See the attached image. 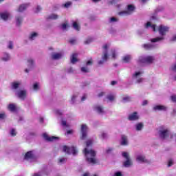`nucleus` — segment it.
<instances>
[{
	"instance_id": "obj_1",
	"label": "nucleus",
	"mask_w": 176,
	"mask_h": 176,
	"mask_svg": "<svg viewBox=\"0 0 176 176\" xmlns=\"http://www.w3.org/2000/svg\"><path fill=\"white\" fill-rule=\"evenodd\" d=\"M87 147L83 150V153L85 156L87 163L89 164H97L98 160H97V153L94 150L90 148L91 146L93 145V140L89 139L86 142Z\"/></svg>"
},
{
	"instance_id": "obj_2",
	"label": "nucleus",
	"mask_w": 176,
	"mask_h": 176,
	"mask_svg": "<svg viewBox=\"0 0 176 176\" xmlns=\"http://www.w3.org/2000/svg\"><path fill=\"white\" fill-rule=\"evenodd\" d=\"M110 45L104 44L103 45V54L102 55V60L98 62V65H102L108 60V57L111 56L112 58H116L118 57V52L116 50L112 49L109 50Z\"/></svg>"
},
{
	"instance_id": "obj_3",
	"label": "nucleus",
	"mask_w": 176,
	"mask_h": 176,
	"mask_svg": "<svg viewBox=\"0 0 176 176\" xmlns=\"http://www.w3.org/2000/svg\"><path fill=\"white\" fill-rule=\"evenodd\" d=\"M158 134L160 138L163 141H170L173 139V133L170 131V129L166 126H160Z\"/></svg>"
},
{
	"instance_id": "obj_4",
	"label": "nucleus",
	"mask_w": 176,
	"mask_h": 176,
	"mask_svg": "<svg viewBox=\"0 0 176 176\" xmlns=\"http://www.w3.org/2000/svg\"><path fill=\"white\" fill-rule=\"evenodd\" d=\"M169 30H170V28H168V26H164L163 25H160L157 28V30L160 32V34L162 35V36L152 38L151 40V42H152L153 43H155L156 42H160V41H163L164 39V35H166V34L168 32Z\"/></svg>"
},
{
	"instance_id": "obj_5",
	"label": "nucleus",
	"mask_w": 176,
	"mask_h": 176,
	"mask_svg": "<svg viewBox=\"0 0 176 176\" xmlns=\"http://www.w3.org/2000/svg\"><path fill=\"white\" fill-rule=\"evenodd\" d=\"M155 61V56L151 55L140 56L137 60L139 65H144L145 64H152Z\"/></svg>"
},
{
	"instance_id": "obj_6",
	"label": "nucleus",
	"mask_w": 176,
	"mask_h": 176,
	"mask_svg": "<svg viewBox=\"0 0 176 176\" xmlns=\"http://www.w3.org/2000/svg\"><path fill=\"white\" fill-rule=\"evenodd\" d=\"M122 157L126 160V161L124 162L123 166L124 167H131L133 166V161L130 158V155L127 152H123L122 153Z\"/></svg>"
},
{
	"instance_id": "obj_7",
	"label": "nucleus",
	"mask_w": 176,
	"mask_h": 176,
	"mask_svg": "<svg viewBox=\"0 0 176 176\" xmlns=\"http://www.w3.org/2000/svg\"><path fill=\"white\" fill-rule=\"evenodd\" d=\"M36 159L35 152L28 151L25 154L23 160H26L27 162H35Z\"/></svg>"
},
{
	"instance_id": "obj_8",
	"label": "nucleus",
	"mask_w": 176,
	"mask_h": 176,
	"mask_svg": "<svg viewBox=\"0 0 176 176\" xmlns=\"http://www.w3.org/2000/svg\"><path fill=\"white\" fill-rule=\"evenodd\" d=\"M134 6L128 5L127 10L118 12V14L119 16H129V14H131L134 12Z\"/></svg>"
},
{
	"instance_id": "obj_9",
	"label": "nucleus",
	"mask_w": 176,
	"mask_h": 176,
	"mask_svg": "<svg viewBox=\"0 0 176 176\" xmlns=\"http://www.w3.org/2000/svg\"><path fill=\"white\" fill-rule=\"evenodd\" d=\"M63 151L68 155H71V153H72L74 156L78 154V150L76 147H68L67 146H63Z\"/></svg>"
},
{
	"instance_id": "obj_10",
	"label": "nucleus",
	"mask_w": 176,
	"mask_h": 176,
	"mask_svg": "<svg viewBox=\"0 0 176 176\" xmlns=\"http://www.w3.org/2000/svg\"><path fill=\"white\" fill-rule=\"evenodd\" d=\"M136 162L138 163H145L146 164H151V162L145 157L144 154H138L136 156Z\"/></svg>"
},
{
	"instance_id": "obj_11",
	"label": "nucleus",
	"mask_w": 176,
	"mask_h": 176,
	"mask_svg": "<svg viewBox=\"0 0 176 176\" xmlns=\"http://www.w3.org/2000/svg\"><path fill=\"white\" fill-rule=\"evenodd\" d=\"M142 74H144L142 71H138L134 73L133 78L135 79V80H136L137 83H141L144 82V78H142Z\"/></svg>"
},
{
	"instance_id": "obj_12",
	"label": "nucleus",
	"mask_w": 176,
	"mask_h": 176,
	"mask_svg": "<svg viewBox=\"0 0 176 176\" xmlns=\"http://www.w3.org/2000/svg\"><path fill=\"white\" fill-rule=\"evenodd\" d=\"M89 131V128L87 127V125L82 124L81 125V140H86V138L87 137V132Z\"/></svg>"
},
{
	"instance_id": "obj_13",
	"label": "nucleus",
	"mask_w": 176,
	"mask_h": 176,
	"mask_svg": "<svg viewBox=\"0 0 176 176\" xmlns=\"http://www.w3.org/2000/svg\"><path fill=\"white\" fill-rule=\"evenodd\" d=\"M0 17L2 20H3L4 21H6L9 20L10 17H12V15L10 14V12L6 11L0 13Z\"/></svg>"
},
{
	"instance_id": "obj_14",
	"label": "nucleus",
	"mask_w": 176,
	"mask_h": 176,
	"mask_svg": "<svg viewBox=\"0 0 176 176\" xmlns=\"http://www.w3.org/2000/svg\"><path fill=\"white\" fill-rule=\"evenodd\" d=\"M94 110L95 112H97V113H99V115H104L105 113V111L104 110V107L101 105H95L94 107Z\"/></svg>"
},
{
	"instance_id": "obj_15",
	"label": "nucleus",
	"mask_w": 176,
	"mask_h": 176,
	"mask_svg": "<svg viewBox=\"0 0 176 176\" xmlns=\"http://www.w3.org/2000/svg\"><path fill=\"white\" fill-rule=\"evenodd\" d=\"M16 96L20 100H25V98H27V91L20 90L16 92Z\"/></svg>"
},
{
	"instance_id": "obj_16",
	"label": "nucleus",
	"mask_w": 176,
	"mask_h": 176,
	"mask_svg": "<svg viewBox=\"0 0 176 176\" xmlns=\"http://www.w3.org/2000/svg\"><path fill=\"white\" fill-rule=\"evenodd\" d=\"M43 137L44 139H45L46 141H49L50 142H52L53 141H57V140H58V137L49 136L47 133H43Z\"/></svg>"
},
{
	"instance_id": "obj_17",
	"label": "nucleus",
	"mask_w": 176,
	"mask_h": 176,
	"mask_svg": "<svg viewBox=\"0 0 176 176\" xmlns=\"http://www.w3.org/2000/svg\"><path fill=\"white\" fill-rule=\"evenodd\" d=\"M153 111L157 112V111H167V107L162 104H155L153 107Z\"/></svg>"
},
{
	"instance_id": "obj_18",
	"label": "nucleus",
	"mask_w": 176,
	"mask_h": 176,
	"mask_svg": "<svg viewBox=\"0 0 176 176\" xmlns=\"http://www.w3.org/2000/svg\"><path fill=\"white\" fill-rule=\"evenodd\" d=\"M30 6V3H23L19 6V8L16 9V12H19V13H23L25 10H27V8Z\"/></svg>"
},
{
	"instance_id": "obj_19",
	"label": "nucleus",
	"mask_w": 176,
	"mask_h": 176,
	"mask_svg": "<svg viewBox=\"0 0 176 176\" xmlns=\"http://www.w3.org/2000/svg\"><path fill=\"white\" fill-rule=\"evenodd\" d=\"M38 36H39V32H32L30 33V34L28 36V39H29V41H35V39H36V38H38Z\"/></svg>"
},
{
	"instance_id": "obj_20",
	"label": "nucleus",
	"mask_w": 176,
	"mask_h": 176,
	"mask_svg": "<svg viewBox=\"0 0 176 176\" xmlns=\"http://www.w3.org/2000/svg\"><path fill=\"white\" fill-rule=\"evenodd\" d=\"M120 144L126 146V145H129V139H127V136L122 135L121 136Z\"/></svg>"
},
{
	"instance_id": "obj_21",
	"label": "nucleus",
	"mask_w": 176,
	"mask_h": 176,
	"mask_svg": "<svg viewBox=\"0 0 176 176\" xmlns=\"http://www.w3.org/2000/svg\"><path fill=\"white\" fill-rule=\"evenodd\" d=\"M170 71L172 72L173 80H176V63L171 65Z\"/></svg>"
},
{
	"instance_id": "obj_22",
	"label": "nucleus",
	"mask_w": 176,
	"mask_h": 176,
	"mask_svg": "<svg viewBox=\"0 0 176 176\" xmlns=\"http://www.w3.org/2000/svg\"><path fill=\"white\" fill-rule=\"evenodd\" d=\"M129 119L130 120H138V119H140V116H138V113L134 112L129 115Z\"/></svg>"
},
{
	"instance_id": "obj_23",
	"label": "nucleus",
	"mask_w": 176,
	"mask_h": 176,
	"mask_svg": "<svg viewBox=\"0 0 176 176\" xmlns=\"http://www.w3.org/2000/svg\"><path fill=\"white\" fill-rule=\"evenodd\" d=\"M15 22L18 27H20L21 24L23 23V16H16L15 17Z\"/></svg>"
},
{
	"instance_id": "obj_24",
	"label": "nucleus",
	"mask_w": 176,
	"mask_h": 176,
	"mask_svg": "<svg viewBox=\"0 0 176 176\" xmlns=\"http://www.w3.org/2000/svg\"><path fill=\"white\" fill-rule=\"evenodd\" d=\"M10 58H10V54L7 53V52H4L3 55L1 58V60H2V61L7 62V61H10Z\"/></svg>"
},
{
	"instance_id": "obj_25",
	"label": "nucleus",
	"mask_w": 176,
	"mask_h": 176,
	"mask_svg": "<svg viewBox=\"0 0 176 176\" xmlns=\"http://www.w3.org/2000/svg\"><path fill=\"white\" fill-rule=\"evenodd\" d=\"M63 57V54L62 53H53L52 54V60H60Z\"/></svg>"
},
{
	"instance_id": "obj_26",
	"label": "nucleus",
	"mask_w": 176,
	"mask_h": 176,
	"mask_svg": "<svg viewBox=\"0 0 176 176\" xmlns=\"http://www.w3.org/2000/svg\"><path fill=\"white\" fill-rule=\"evenodd\" d=\"M8 111H10V112H16V110L17 109V107L15 104L11 103L8 105Z\"/></svg>"
},
{
	"instance_id": "obj_27",
	"label": "nucleus",
	"mask_w": 176,
	"mask_h": 176,
	"mask_svg": "<svg viewBox=\"0 0 176 176\" xmlns=\"http://www.w3.org/2000/svg\"><path fill=\"white\" fill-rule=\"evenodd\" d=\"M70 60L72 64H75L76 63H78V61H79V59H78V54H73L71 56Z\"/></svg>"
},
{
	"instance_id": "obj_28",
	"label": "nucleus",
	"mask_w": 176,
	"mask_h": 176,
	"mask_svg": "<svg viewBox=\"0 0 176 176\" xmlns=\"http://www.w3.org/2000/svg\"><path fill=\"white\" fill-rule=\"evenodd\" d=\"M144 27L145 28H151L154 32L156 31V25H152V23L151 22H147Z\"/></svg>"
},
{
	"instance_id": "obj_29",
	"label": "nucleus",
	"mask_w": 176,
	"mask_h": 176,
	"mask_svg": "<svg viewBox=\"0 0 176 176\" xmlns=\"http://www.w3.org/2000/svg\"><path fill=\"white\" fill-rule=\"evenodd\" d=\"M99 138L100 140H107V138H108V133L104 131L100 132L99 134Z\"/></svg>"
},
{
	"instance_id": "obj_30",
	"label": "nucleus",
	"mask_w": 176,
	"mask_h": 176,
	"mask_svg": "<svg viewBox=\"0 0 176 176\" xmlns=\"http://www.w3.org/2000/svg\"><path fill=\"white\" fill-rule=\"evenodd\" d=\"M72 26L76 31H79V30H80V25H79V22H78V21H74Z\"/></svg>"
},
{
	"instance_id": "obj_31",
	"label": "nucleus",
	"mask_w": 176,
	"mask_h": 176,
	"mask_svg": "<svg viewBox=\"0 0 176 176\" xmlns=\"http://www.w3.org/2000/svg\"><path fill=\"white\" fill-rule=\"evenodd\" d=\"M34 61L32 58H29L28 60V68L33 69L34 68Z\"/></svg>"
},
{
	"instance_id": "obj_32",
	"label": "nucleus",
	"mask_w": 176,
	"mask_h": 176,
	"mask_svg": "<svg viewBox=\"0 0 176 176\" xmlns=\"http://www.w3.org/2000/svg\"><path fill=\"white\" fill-rule=\"evenodd\" d=\"M135 129L137 131H141L144 129V124L142 122H139L135 124Z\"/></svg>"
},
{
	"instance_id": "obj_33",
	"label": "nucleus",
	"mask_w": 176,
	"mask_h": 176,
	"mask_svg": "<svg viewBox=\"0 0 176 176\" xmlns=\"http://www.w3.org/2000/svg\"><path fill=\"white\" fill-rule=\"evenodd\" d=\"M142 47H144V49H145L146 50H149L151 49H153L155 47V45H153V44H144L142 45Z\"/></svg>"
},
{
	"instance_id": "obj_34",
	"label": "nucleus",
	"mask_w": 176,
	"mask_h": 176,
	"mask_svg": "<svg viewBox=\"0 0 176 176\" xmlns=\"http://www.w3.org/2000/svg\"><path fill=\"white\" fill-rule=\"evenodd\" d=\"M131 60V55H125L122 58V61L124 63H130Z\"/></svg>"
},
{
	"instance_id": "obj_35",
	"label": "nucleus",
	"mask_w": 176,
	"mask_h": 176,
	"mask_svg": "<svg viewBox=\"0 0 176 176\" xmlns=\"http://www.w3.org/2000/svg\"><path fill=\"white\" fill-rule=\"evenodd\" d=\"M78 96H79V94L78 93L73 94L70 101L71 104H75V102H76V98H78Z\"/></svg>"
},
{
	"instance_id": "obj_36",
	"label": "nucleus",
	"mask_w": 176,
	"mask_h": 176,
	"mask_svg": "<svg viewBox=\"0 0 176 176\" xmlns=\"http://www.w3.org/2000/svg\"><path fill=\"white\" fill-rule=\"evenodd\" d=\"M107 100L109 101H114L115 98H116V95L114 94H110L107 96Z\"/></svg>"
},
{
	"instance_id": "obj_37",
	"label": "nucleus",
	"mask_w": 176,
	"mask_h": 176,
	"mask_svg": "<svg viewBox=\"0 0 176 176\" xmlns=\"http://www.w3.org/2000/svg\"><path fill=\"white\" fill-rule=\"evenodd\" d=\"M47 19L50 20H57V19H58V15L57 14H51L48 16Z\"/></svg>"
},
{
	"instance_id": "obj_38",
	"label": "nucleus",
	"mask_w": 176,
	"mask_h": 176,
	"mask_svg": "<svg viewBox=\"0 0 176 176\" xmlns=\"http://www.w3.org/2000/svg\"><path fill=\"white\" fill-rule=\"evenodd\" d=\"M20 85H21V82H14L12 83V89L16 90V89H19V87H20Z\"/></svg>"
},
{
	"instance_id": "obj_39",
	"label": "nucleus",
	"mask_w": 176,
	"mask_h": 176,
	"mask_svg": "<svg viewBox=\"0 0 176 176\" xmlns=\"http://www.w3.org/2000/svg\"><path fill=\"white\" fill-rule=\"evenodd\" d=\"M60 28L63 31H65V30H67L68 28V23L65 22V23H62V25H60Z\"/></svg>"
},
{
	"instance_id": "obj_40",
	"label": "nucleus",
	"mask_w": 176,
	"mask_h": 176,
	"mask_svg": "<svg viewBox=\"0 0 176 176\" xmlns=\"http://www.w3.org/2000/svg\"><path fill=\"white\" fill-rule=\"evenodd\" d=\"M10 135L11 137H15L17 135V131H16V129H12L10 131Z\"/></svg>"
},
{
	"instance_id": "obj_41",
	"label": "nucleus",
	"mask_w": 176,
	"mask_h": 176,
	"mask_svg": "<svg viewBox=\"0 0 176 176\" xmlns=\"http://www.w3.org/2000/svg\"><path fill=\"white\" fill-rule=\"evenodd\" d=\"M39 89V83L35 82L33 84V90L35 91H37V90Z\"/></svg>"
},
{
	"instance_id": "obj_42",
	"label": "nucleus",
	"mask_w": 176,
	"mask_h": 176,
	"mask_svg": "<svg viewBox=\"0 0 176 176\" xmlns=\"http://www.w3.org/2000/svg\"><path fill=\"white\" fill-rule=\"evenodd\" d=\"M65 162H67V159L62 157L58 160V164H64V163H65Z\"/></svg>"
},
{
	"instance_id": "obj_43",
	"label": "nucleus",
	"mask_w": 176,
	"mask_h": 176,
	"mask_svg": "<svg viewBox=\"0 0 176 176\" xmlns=\"http://www.w3.org/2000/svg\"><path fill=\"white\" fill-rule=\"evenodd\" d=\"M81 72H84V74H87V72H89V69L87 67H81Z\"/></svg>"
},
{
	"instance_id": "obj_44",
	"label": "nucleus",
	"mask_w": 176,
	"mask_h": 176,
	"mask_svg": "<svg viewBox=\"0 0 176 176\" xmlns=\"http://www.w3.org/2000/svg\"><path fill=\"white\" fill-rule=\"evenodd\" d=\"M112 151H113V148L109 147L105 149L104 151V153H106L107 155H109V153H111Z\"/></svg>"
},
{
	"instance_id": "obj_45",
	"label": "nucleus",
	"mask_w": 176,
	"mask_h": 176,
	"mask_svg": "<svg viewBox=\"0 0 176 176\" xmlns=\"http://www.w3.org/2000/svg\"><path fill=\"white\" fill-rule=\"evenodd\" d=\"M71 5H72V2H71V1H67V2H66L65 4H63V6L64 8H69V6H71Z\"/></svg>"
},
{
	"instance_id": "obj_46",
	"label": "nucleus",
	"mask_w": 176,
	"mask_h": 176,
	"mask_svg": "<svg viewBox=\"0 0 176 176\" xmlns=\"http://www.w3.org/2000/svg\"><path fill=\"white\" fill-rule=\"evenodd\" d=\"M54 113H55V115L60 116L63 115V111H61V110H59V109H55Z\"/></svg>"
},
{
	"instance_id": "obj_47",
	"label": "nucleus",
	"mask_w": 176,
	"mask_h": 176,
	"mask_svg": "<svg viewBox=\"0 0 176 176\" xmlns=\"http://www.w3.org/2000/svg\"><path fill=\"white\" fill-rule=\"evenodd\" d=\"M66 72H67V74H74L75 72V70L72 67H69L68 69H67Z\"/></svg>"
},
{
	"instance_id": "obj_48",
	"label": "nucleus",
	"mask_w": 176,
	"mask_h": 176,
	"mask_svg": "<svg viewBox=\"0 0 176 176\" xmlns=\"http://www.w3.org/2000/svg\"><path fill=\"white\" fill-rule=\"evenodd\" d=\"M41 10H42V7H41V6H37L36 7V8L34 9L35 13H39V12H41Z\"/></svg>"
},
{
	"instance_id": "obj_49",
	"label": "nucleus",
	"mask_w": 176,
	"mask_h": 176,
	"mask_svg": "<svg viewBox=\"0 0 176 176\" xmlns=\"http://www.w3.org/2000/svg\"><path fill=\"white\" fill-rule=\"evenodd\" d=\"M127 101H130V97L124 96L122 98V102H127Z\"/></svg>"
},
{
	"instance_id": "obj_50",
	"label": "nucleus",
	"mask_w": 176,
	"mask_h": 176,
	"mask_svg": "<svg viewBox=\"0 0 176 176\" xmlns=\"http://www.w3.org/2000/svg\"><path fill=\"white\" fill-rule=\"evenodd\" d=\"M93 42V38H88L85 41V45H89V43H91Z\"/></svg>"
},
{
	"instance_id": "obj_51",
	"label": "nucleus",
	"mask_w": 176,
	"mask_h": 176,
	"mask_svg": "<svg viewBox=\"0 0 176 176\" xmlns=\"http://www.w3.org/2000/svg\"><path fill=\"white\" fill-rule=\"evenodd\" d=\"M116 21H118V19H116L115 17H111L109 19L110 23H116Z\"/></svg>"
},
{
	"instance_id": "obj_52",
	"label": "nucleus",
	"mask_w": 176,
	"mask_h": 176,
	"mask_svg": "<svg viewBox=\"0 0 176 176\" xmlns=\"http://www.w3.org/2000/svg\"><path fill=\"white\" fill-rule=\"evenodd\" d=\"M62 126H63V127H69V125L67 124V121L65 120H62Z\"/></svg>"
},
{
	"instance_id": "obj_53",
	"label": "nucleus",
	"mask_w": 176,
	"mask_h": 176,
	"mask_svg": "<svg viewBox=\"0 0 176 176\" xmlns=\"http://www.w3.org/2000/svg\"><path fill=\"white\" fill-rule=\"evenodd\" d=\"M86 65L87 67H89V65H93V59H89L87 63H86Z\"/></svg>"
},
{
	"instance_id": "obj_54",
	"label": "nucleus",
	"mask_w": 176,
	"mask_h": 176,
	"mask_svg": "<svg viewBox=\"0 0 176 176\" xmlns=\"http://www.w3.org/2000/svg\"><path fill=\"white\" fill-rule=\"evenodd\" d=\"M113 176H123V174L120 171H117L114 173Z\"/></svg>"
},
{
	"instance_id": "obj_55",
	"label": "nucleus",
	"mask_w": 176,
	"mask_h": 176,
	"mask_svg": "<svg viewBox=\"0 0 176 176\" xmlns=\"http://www.w3.org/2000/svg\"><path fill=\"white\" fill-rule=\"evenodd\" d=\"M8 49H13V43L12 41H10L9 43H8Z\"/></svg>"
},
{
	"instance_id": "obj_56",
	"label": "nucleus",
	"mask_w": 176,
	"mask_h": 176,
	"mask_svg": "<svg viewBox=\"0 0 176 176\" xmlns=\"http://www.w3.org/2000/svg\"><path fill=\"white\" fill-rule=\"evenodd\" d=\"M6 118V114L5 113H0V119H5Z\"/></svg>"
},
{
	"instance_id": "obj_57",
	"label": "nucleus",
	"mask_w": 176,
	"mask_h": 176,
	"mask_svg": "<svg viewBox=\"0 0 176 176\" xmlns=\"http://www.w3.org/2000/svg\"><path fill=\"white\" fill-rule=\"evenodd\" d=\"M170 98L173 102H176V95H173Z\"/></svg>"
},
{
	"instance_id": "obj_58",
	"label": "nucleus",
	"mask_w": 176,
	"mask_h": 176,
	"mask_svg": "<svg viewBox=\"0 0 176 176\" xmlns=\"http://www.w3.org/2000/svg\"><path fill=\"white\" fill-rule=\"evenodd\" d=\"M103 96H105V92L101 91L98 94V97H102Z\"/></svg>"
},
{
	"instance_id": "obj_59",
	"label": "nucleus",
	"mask_w": 176,
	"mask_h": 176,
	"mask_svg": "<svg viewBox=\"0 0 176 176\" xmlns=\"http://www.w3.org/2000/svg\"><path fill=\"white\" fill-rule=\"evenodd\" d=\"M86 98H87V95L85 94L81 97V101L83 102L85 101V100H86Z\"/></svg>"
},
{
	"instance_id": "obj_60",
	"label": "nucleus",
	"mask_w": 176,
	"mask_h": 176,
	"mask_svg": "<svg viewBox=\"0 0 176 176\" xmlns=\"http://www.w3.org/2000/svg\"><path fill=\"white\" fill-rule=\"evenodd\" d=\"M173 164L174 162H173V160H169L168 164V167H171V166H173Z\"/></svg>"
},
{
	"instance_id": "obj_61",
	"label": "nucleus",
	"mask_w": 176,
	"mask_h": 176,
	"mask_svg": "<svg viewBox=\"0 0 176 176\" xmlns=\"http://www.w3.org/2000/svg\"><path fill=\"white\" fill-rule=\"evenodd\" d=\"M76 40H75V39H71V40L69 41V43H70L72 45H74V43H76Z\"/></svg>"
},
{
	"instance_id": "obj_62",
	"label": "nucleus",
	"mask_w": 176,
	"mask_h": 176,
	"mask_svg": "<svg viewBox=\"0 0 176 176\" xmlns=\"http://www.w3.org/2000/svg\"><path fill=\"white\" fill-rule=\"evenodd\" d=\"M32 69L28 67V69H25V72L26 74H29V73H30V71H31Z\"/></svg>"
},
{
	"instance_id": "obj_63",
	"label": "nucleus",
	"mask_w": 176,
	"mask_h": 176,
	"mask_svg": "<svg viewBox=\"0 0 176 176\" xmlns=\"http://www.w3.org/2000/svg\"><path fill=\"white\" fill-rule=\"evenodd\" d=\"M142 105H143V106L148 105V100H144L142 102Z\"/></svg>"
},
{
	"instance_id": "obj_64",
	"label": "nucleus",
	"mask_w": 176,
	"mask_h": 176,
	"mask_svg": "<svg viewBox=\"0 0 176 176\" xmlns=\"http://www.w3.org/2000/svg\"><path fill=\"white\" fill-rule=\"evenodd\" d=\"M171 41L176 42V34L173 35L171 38Z\"/></svg>"
}]
</instances>
